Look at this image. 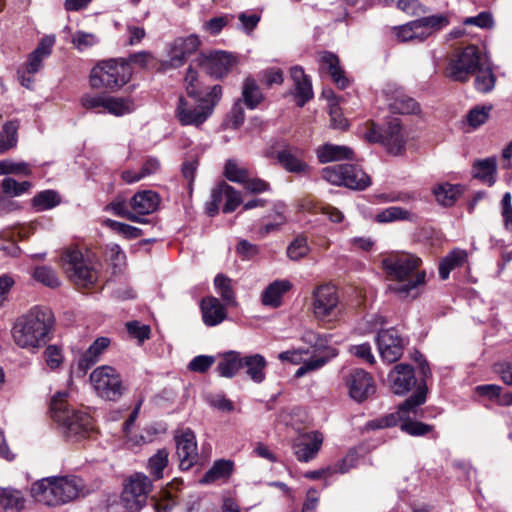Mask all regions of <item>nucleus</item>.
<instances>
[{"instance_id": "393cba45", "label": "nucleus", "mask_w": 512, "mask_h": 512, "mask_svg": "<svg viewBox=\"0 0 512 512\" xmlns=\"http://www.w3.org/2000/svg\"><path fill=\"white\" fill-rule=\"evenodd\" d=\"M323 435L317 431L304 434L299 443L294 445V453L299 461L308 462L321 448Z\"/></svg>"}, {"instance_id": "412c9836", "label": "nucleus", "mask_w": 512, "mask_h": 512, "mask_svg": "<svg viewBox=\"0 0 512 512\" xmlns=\"http://www.w3.org/2000/svg\"><path fill=\"white\" fill-rule=\"evenodd\" d=\"M199 45L200 40L196 35L175 39L169 51L168 66L172 68L182 66L187 57L194 53Z\"/></svg>"}, {"instance_id": "5701e85b", "label": "nucleus", "mask_w": 512, "mask_h": 512, "mask_svg": "<svg viewBox=\"0 0 512 512\" xmlns=\"http://www.w3.org/2000/svg\"><path fill=\"white\" fill-rule=\"evenodd\" d=\"M278 163L288 172L305 174L309 165L304 161V151L297 147L287 146L276 154Z\"/></svg>"}, {"instance_id": "ea45409f", "label": "nucleus", "mask_w": 512, "mask_h": 512, "mask_svg": "<svg viewBox=\"0 0 512 512\" xmlns=\"http://www.w3.org/2000/svg\"><path fill=\"white\" fill-rule=\"evenodd\" d=\"M169 463V452L167 449H159L153 454L147 463V470L154 480H159L164 477V470Z\"/></svg>"}, {"instance_id": "774afa93", "label": "nucleus", "mask_w": 512, "mask_h": 512, "mask_svg": "<svg viewBox=\"0 0 512 512\" xmlns=\"http://www.w3.org/2000/svg\"><path fill=\"white\" fill-rule=\"evenodd\" d=\"M126 327L129 334L140 341H144L150 336V327L147 325H140L137 321L128 322Z\"/></svg>"}, {"instance_id": "338daca9", "label": "nucleus", "mask_w": 512, "mask_h": 512, "mask_svg": "<svg viewBox=\"0 0 512 512\" xmlns=\"http://www.w3.org/2000/svg\"><path fill=\"white\" fill-rule=\"evenodd\" d=\"M215 362L213 356L199 355L191 360L189 363V369L194 372L204 373L206 372Z\"/></svg>"}, {"instance_id": "9d476101", "label": "nucleus", "mask_w": 512, "mask_h": 512, "mask_svg": "<svg viewBox=\"0 0 512 512\" xmlns=\"http://www.w3.org/2000/svg\"><path fill=\"white\" fill-rule=\"evenodd\" d=\"M489 61L487 55L475 45L465 47L448 68V75L454 81H466Z\"/></svg>"}, {"instance_id": "aec40b11", "label": "nucleus", "mask_w": 512, "mask_h": 512, "mask_svg": "<svg viewBox=\"0 0 512 512\" xmlns=\"http://www.w3.org/2000/svg\"><path fill=\"white\" fill-rule=\"evenodd\" d=\"M384 93L392 112L399 114H412L419 110L418 103L406 95L396 84H387Z\"/></svg>"}, {"instance_id": "ddd939ff", "label": "nucleus", "mask_w": 512, "mask_h": 512, "mask_svg": "<svg viewBox=\"0 0 512 512\" xmlns=\"http://www.w3.org/2000/svg\"><path fill=\"white\" fill-rule=\"evenodd\" d=\"M339 297L332 285H320L313 292L312 309L320 321H331L337 316Z\"/></svg>"}, {"instance_id": "cd10ccee", "label": "nucleus", "mask_w": 512, "mask_h": 512, "mask_svg": "<svg viewBox=\"0 0 512 512\" xmlns=\"http://www.w3.org/2000/svg\"><path fill=\"white\" fill-rule=\"evenodd\" d=\"M56 482L60 505L75 500L82 493L84 488L82 480L75 476L56 477Z\"/></svg>"}, {"instance_id": "c03bdc74", "label": "nucleus", "mask_w": 512, "mask_h": 512, "mask_svg": "<svg viewBox=\"0 0 512 512\" xmlns=\"http://www.w3.org/2000/svg\"><path fill=\"white\" fill-rule=\"evenodd\" d=\"M375 219L378 223H390L403 220L413 221L414 215L402 207L391 206L377 213Z\"/></svg>"}, {"instance_id": "4be33fe9", "label": "nucleus", "mask_w": 512, "mask_h": 512, "mask_svg": "<svg viewBox=\"0 0 512 512\" xmlns=\"http://www.w3.org/2000/svg\"><path fill=\"white\" fill-rule=\"evenodd\" d=\"M33 499L49 507L60 506L56 476L46 477L34 482L31 486Z\"/></svg>"}, {"instance_id": "864d4df0", "label": "nucleus", "mask_w": 512, "mask_h": 512, "mask_svg": "<svg viewBox=\"0 0 512 512\" xmlns=\"http://www.w3.org/2000/svg\"><path fill=\"white\" fill-rule=\"evenodd\" d=\"M129 207V203L124 199H115L106 206V211H110L119 217H125L133 222L144 223V219L134 214L132 209L130 210Z\"/></svg>"}, {"instance_id": "bb28decb", "label": "nucleus", "mask_w": 512, "mask_h": 512, "mask_svg": "<svg viewBox=\"0 0 512 512\" xmlns=\"http://www.w3.org/2000/svg\"><path fill=\"white\" fill-rule=\"evenodd\" d=\"M158 194L151 190L137 192L129 201L132 212L138 217L153 213L159 206Z\"/></svg>"}, {"instance_id": "7c9ffc66", "label": "nucleus", "mask_w": 512, "mask_h": 512, "mask_svg": "<svg viewBox=\"0 0 512 512\" xmlns=\"http://www.w3.org/2000/svg\"><path fill=\"white\" fill-rule=\"evenodd\" d=\"M290 76L294 82L298 105L300 107L313 97L312 84L301 66H294L290 69Z\"/></svg>"}, {"instance_id": "4d7b16f0", "label": "nucleus", "mask_w": 512, "mask_h": 512, "mask_svg": "<svg viewBox=\"0 0 512 512\" xmlns=\"http://www.w3.org/2000/svg\"><path fill=\"white\" fill-rule=\"evenodd\" d=\"M8 174L28 176L31 174V169L25 162H13L5 159L0 161V175Z\"/></svg>"}, {"instance_id": "49530a36", "label": "nucleus", "mask_w": 512, "mask_h": 512, "mask_svg": "<svg viewBox=\"0 0 512 512\" xmlns=\"http://www.w3.org/2000/svg\"><path fill=\"white\" fill-rule=\"evenodd\" d=\"M218 192H220L221 199H225L223 207L224 213L233 212L241 203V195L232 186L225 182L220 183L217 186Z\"/></svg>"}, {"instance_id": "6e6d98bb", "label": "nucleus", "mask_w": 512, "mask_h": 512, "mask_svg": "<svg viewBox=\"0 0 512 512\" xmlns=\"http://www.w3.org/2000/svg\"><path fill=\"white\" fill-rule=\"evenodd\" d=\"M32 184L28 181L17 182L15 179L7 177L3 179L1 188L5 194L11 197L20 196L30 190Z\"/></svg>"}, {"instance_id": "f8f14e48", "label": "nucleus", "mask_w": 512, "mask_h": 512, "mask_svg": "<svg viewBox=\"0 0 512 512\" xmlns=\"http://www.w3.org/2000/svg\"><path fill=\"white\" fill-rule=\"evenodd\" d=\"M153 489L151 479L143 473L133 474L124 486L122 501L130 511H139Z\"/></svg>"}, {"instance_id": "1a4fd4ad", "label": "nucleus", "mask_w": 512, "mask_h": 512, "mask_svg": "<svg viewBox=\"0 0 512 512\" xmlns=\"http://www.w3.org/2000/svg\"><path fill=\"white\" fill-rule=\"evenodd\" d=\"M90 382L97 396L104 400L117 401L125 391L120 374L108 365L94 369L90 374Z\"/></svg>"}, {"instance_id": "a18cd8bd", "label": "nucleus", "mask_w": 512, "mask_h": 512, "mask_svg": "<svg viewBox=\"0 0 512 512\" xmlns=\"http://www.w3.org/2000/svg\"><path fill=\"white\" fill-rule=\"evenodd\" d=\"M330 355L327 357L324 356H312L310 359H305L301 366L296 370L295 377L301 378L304 375L316 371L323 367L331 358L335 357L337 355V352L335 349H330Z\"/></svg>"}, {"instance_id": "e433bc0d", "label": "nucleus", "mask_w": 512, "mask_h": 512, "mask_svg": "<svg viewBox=\"0 0 512 512\" xmlns=\"http://www.w3.org/2000/svg\"><path fill=\"white\" fill-rule=\"evenodd\" d=\"M25 499L20 491L0 489V512H22Z\"/></svg>"}, {"instance_id": "72a5a7b5", "label": "nucleus", "mask_w": 512, "mask_h": 512, "mask_svg": "<svg viewBox=\"0 0 512 512\" xmlns=\"http://www.w3.org/2000/svg\"><path fill=\"white\" fill-rule=\"evenodd\" d=\"M217 371L221 377L232 378L243 368V357L239 352L228 351L219 355Z\"/></svg>"}, {"instance_id": "f257e3e1", "label": "nucleus", "mask_w": 512, "mask_h": 512, "mask_svg": "<svg viewBox=\"0 0 512 512\" xmlns=\"http://www.w3.org/2000/svg\"><path fill=\"white\" fill-rule=\"evenodd\" d=\"M386 278L394 282L389 289L399 294H408L425 283V272L419 270L421 259L410 253H392L382 259Z\"/></svg>"}, {"instance_id": "79ce46f5", "label": "nucleus", "mask_w": 512, "mask_h": 512, "mask_svg": "<svg viewBox=\"0 0 512 512\" xmlns=\"http://www.w3.org/2000/svg\"><path fill=\"white\" fill-rule=\"evenodd\" d=\"M134 108V101L131 98L106 96L104 110L114 116L129 114Z\"/></svg>"}, {"instance_id": "473e14b6", "label": "nucleus", "mask_w": 512, "mask_h": 512, "mask_svg": "<svg viewBox=\"0 0 512 512\" xmlns=\"http://www.w3.org/2000/svg\"><path fill=\"white\" fill-rule=\"evenodd\" d=\"M110 345V339L107 337L97 338L93 344L82 354L78 360V368L85 373L90 367H92L98 360L101 354Z\"/></svg>"}, {"instance_id": "2f4dec72", "label": "nucleus", "mask_w": 512, "mask_h": 512, "mask_svg": "<svg viewBox=\"0 0 512 512\" xmlns=\"http://www.w3.org/2000/svg\"><path fill=\"white\" fill-rule=\"evenodd\" d=\"M55 43L53 36L44 37L37 48L30 54L26 64V70L29 74L38 72L42 67L43 60L51 54L52 47Z\"/></svg>"}, {"instance_id": "09e8293b", "label": "nucleus", "mask_w": 512, "mask_h": 512, "mask_svg": "<svg viewBox=\"0 0 512 512\" xmlns=\"http://www.w3.org/2000/svg\"><path fill=\"white\" fill-rule=\"evenodd\" d=\"M242 96L246 106L250 109L256 108L263 99L258 85L252 78L245 79L242 89Z\"/></svg>"}, {"instance_id": "69168bd1", "label": "nucleus", "mask_w": 512, "mask_h": 512, "mask_svg": "<svg viewBox=\"0 0 512 512\" xmlns=\"http://www.w3.org/2000/svg\"><path fill=\"white\" fill-rule=\"evenodd\" d=\"M44 358L51 369H57L63 362L61 349L55 345H49L45 349Z\"/></svg>"}, {"instance_id": "f03ea898", "label": "nucleus", "mask_w": 512, "mask_h": 512, "mask_svg": "<svg viewBox=\"0 0 512 512\" xmlns=\"http://www.w3.org/2000/svg\"><path fill=\"white\" fill-rule=\"evenodd\" d=\"M67 393H56L50 403L51 417L62 433L69 439L81 440L95 433L93 418L85 411L71 408L67 403Z\"/></svg>"}, {"instance_id": "20e7f679", "label": "nucleus", "mask_w": 512, "mask_h": 512, "mask_svg": "<svg viewBox=\"0 0 512 512\" xmlns=\"http://www.w3.org/2000/svg\"><path fill=\"white\" fill-rule=\"evenodd\" d=\"M221 97L222 87L220 85H214L204 96L193 98L196 104H192L180 96L175 109V117L183 126L200 127L213 114Z\"/></svg>"}, {"instance_id": "dca6fc26", "label": "nucleus", "mask_w": 512, "mask_h": 512, "mask_svg": "<svg viewBox=\"0 0 512 512\" xmlns=\"http://www.w3.org/2000/svg\"><path fill=\"white\" fill-rule=\"evenodd\" d=\"M175 441L180 468L188 470L198 459L196 436L190 428H186L176 434Z\"/></svg>"}, {"instance_id": "37998d69", "label": "nucleus", "mask_w": 512, "mask_h": 512, "mask_svg": "<svg viewBox=\"0 0 512 512\" xmlns=\"http://www.w3.org/2000/svg\"><path fill=\"white\" fill-rule=\"evenodd\" d=\"M436 201L446 207L452 206L460 195V187L449 183H442L433 189Z\"/></svg>"}, {"instance_id": "de8ad7c7", "label": "nucleus", "mask_w": 512, "mask_h": 512, "mask_svg": "<svg viewBox=\"0 0 512 512\" xmlns=\"http://www.w3.org/2000/svg\"><path fill=\"white\" fill-rule=\"evenodd\" d=\"M475 87L478 91L487 93L495 85V76L491 69L490 61L476 71Z\"/></svg>"}, {"instance_id": "58836bf2", "label": "nucleus", "mask_w": 512, "mask_h": 512, "mask_svg": "<svg viewBox=\"0 0 512 512\" xmlns=\"http://www.w3.org/2000/svg\"><path fill=\"white\" fill-rule=\"evenodd\" d=\"M474 176L489 186L495 182L496 175V158L489 157L478 160L473 165Z\"/></svg>"}, {"instance_id": "13d9d810", "label": "nucleus", "mask_w": 512, "mask_h": 512, "mask_svg": "<svg viewBox=\"0 0 512 512\" xmlns=\"http://www.w3.org/2000/svg\"><path fill=\"white\" fill-rule=\"evenodd\" d=\"M105 225L127 239H136L142 235L141 229L115 220L107 219Z\"/></svg>"}, {"instance_id": "a19ab883", "label": "nucleus", "mask_w": 512, "mask_h": 512, "mask_svg": "<svg viewBox=\"0 0 512 512\" xmlns=\"http://www.w3.org/2000/svg\"><path fill=\"white\" fill-rule=\"evenodd\" d=\"M19 122L12 120L6 122L0 132V155L14 148L18 142Z\"/></svg>"}, {"instance_id": "c9c22d12", "label": "nucleus", "mask_w": 512, "mask_h": 512, "mask_svg": "<svg viewBox=\"0 0 512 512\" xmlns=\"http://www.w3.org/2000/svg\"><path fill=\"white\" fill-rule=\"evenodd\" d=\"M468 259V253L460 248H454L439 263V275L446 280L452 270L462 266Z\"/></svg>"}, {"instance_id": "603ef678", "label": "nucleus", "mask_w": 512, "mask_h": 512, "mask_svg": "<svg viewBox=\"0 0 512 512\" xmlns=\"http://www.w3.org/2000/svg\"><path fill=\"white\" fill-rule=\"evenodd\" d=\"M60 203V197L53 190H45L38 193L32 199L33 207L37 211H45L56 207Z\"/></svg>"}, {"instance_id": "e2e57ef3", "label": "nucleus", "mask_w": 512, "mask_h": 512, "mask_svg": "<svg viewBox=\"0 0 512 512\" xmlns=\"http://www.w3.org/2000/svg\"><path fill=\"white\" fill-rule=\"evenodd\" d=\"M309 252L307 241L303 237L296 238L287 248V255L291 260L297 261Z\"/></svg>"}, {"instance_id": "0eeeda50", "label": "nucleus", "mask_w": 512, "mask_h": 512, "mask_svg": "<svg viewBox=\"0 0 512 512\" xmlns=\"http://www.w3.org/2000/svg\"><path fill=\"white\" fill-rule=\"evenodd\" d=\"M61 262L67 277L79 288H90L96 283L97 272L86 263L80 250L67 248Z\"/></svg>"}, {"instance_id": "5fc2aeb1", "label": "nucleus", "mask_w": 512, "mask_h": 512, "mask_svg": "<svg viewBox=\"0 0 512 512\" xmlns=\"http://www.w3.org/2000/svg\"><path fill=\"white\" fill-rule=\"evenodd\" d=\"M33 278L50 288H55L60 285V280L53 269L47 266H39L33 272Z\"/></svg>"}, {"instance_id": "39448f33", "label": "nucleus", "mask_w": 512, "mask_h": 512, "mask_svg": "<svg viewBox=\"0 0 512 512\" xmlns=\"http://www.w3.org/2000/svg\"><path fill=\"white\" fill-rule=\"evenodd\" d=\"M132 70L125 59H110L99 62L90 73L89 83L94 89L118 91L129 82Z\"/></svg>"}, {"instance_id": "4c0bfd02", "label": "nucleus", "mask_w": 512, "mask_h": 512, "mask_svg": "<svg viewBox=\"0 0 512 512\" xmlns=\"http://www.w3.org/2000/svg\"><path fill=\"white\" fill-rule=\"evenodd\" d=\"M233 464L229 460H218L200 479L201 484H211L219 480L227 479L232 472Z\"/></svg>"}, {"instance_id": "2eb2a0df", "label": "nucleus", "mask_w": 512, "mask_h": 512, "mask_svg": "<svg viewBox=\"0 0 512 512\" xmlns=\"http://www.w3.org/2000/svg\"><path fill=\"white\" fill-rule=\"evenodd\" d=\"M346 386L350 397L363 402L375 392V384L369 373L362 369L352 370L346 377Z\"/></svg>"}, {"instance_id": "c756f323", "label": "nucleus", "mask_w": 512, "mask_h": 512, "mask_svg": "<svg viewBox=\"0 0 512 512\" xmlns=\"http://www.w3.org/2000/svg\"><path fill=\"white\" fill-rule=\"evenodd\" d=\"M292 288L289 280H275L270 283L262 292L261 302L264 306L277 308L282 303L283 295Z\"/></svg>"}, {"instance_id": "8fccbe9b", "label": "nucleus", "mask_w": 512, "mask_h": 512, "mask_svg": "<svg viewBox=\"0 0 512 512\" xmlns=\"http://www.w3.org/2000/svg\"><path fill=\"white\" fill-rule=\"evenodd\" d=\"M224 176L231 182L242 184L250 176V172L235 159H229L224 167Z\"/></svg>"}, {"instance_id": "b1692460", "label": "nucleus", "mask_w": 512, "mask_h": 512, "mask_svg": "<svg viewBox=\"0 0 512 512\" xmlns=\"http://www.w3.org/2000/svg\"><path fill=\"white\" fill-rule=\"evenodd\" d=\"M200 309L206 326L213 327L221 324L227 317V310L220 300L213 296L201 300Z\"/></svg>"}, {"instance_id": "6e6552de", "label": "nucleus", "mask_w": 512, "mask_h": 512, "mask_svg": "<svg viewBox=\"0 0 512 512\" xmlns=\"http://www.w3.org/2000/svg\"><path fill=\"white\" fill-rule=\"evenodd\" d=\"M321 176L333 185H343L353 190H364L371 185V178L357 165H334L322 169Z\"/></svg>"}, {"instance_id": "9b49d317", "label": "nucleus", "mask_w": 512, "mask_h": 512, "mask_svg": "<svg viewBox=\"0 0 512 512\" xmlns=\"http://www.w3.org/2000/svg\"><path fill=\"white\" fill-rule=\"evenodd\" d=\"M448 24L446 17L433 15L423 17L407 24L396 27V36L399 41H424L435 31L440 30Z\"/></svg>"}, {"instance_id": "7ed1b4c3", "label": "nucleus", "mask_w": 512, "mask_h": 512, "mask_svg": "<svg viewBox=\"0 0 512 512\" xmlns=\"http://www.w3.org/2000/svg\"><path fill=\"white\" fill-rule=\"evenodd\" d=\"M53 317L46 308L35 307L20 318L13 327L12 335L17 346L34 351L46 343Z\"/></svg>"}, {"instance_id": "052dcab7", "label": "nucleus", "mask_w": 512, "mask_h": 512, "mask_svg": "<svg viewBox=\"0 0 512 512\" xmlns=\"http://www.w3.org/2000/svg\"><path fill=\"white\" fill-rule=\"evenodd\" d=\"M72 44L79 51H84L99 42V38L93 34L84 31H77L73 34Z\"/></svg>"}, {"instance_id": "f3484780", "label": "nucleus", "mask_w": 512, "mask_h": 512, "mask_svg": "<svg viewBox=\"0 0 512 512\" xmlns=\"http://www.w3.org/2000/svg\"><path fill=\"white\" fill-rule=\"evenodd\" d=\"M377 345L381 358L388 363L396 362L403 354V340L393 328L378 333Z\"/></svg>"}, {"instance_id": "a878e982", "label": "nucleus", "mask_w": 512, "mask_h": 512, "mask_svg": "<svg viewBox=\"0 0 512 512\" xmlns=\"http://www.w3.org/2000/svg\"><path fill=\"white\" fill-rule=\"evenodd\" d=\"M319 70L321 73H328L335 84L344 89L348 86V79L344 75V71L340 67L339 58L328 51L322 52L319 55Z\"/></svg>"}, {"instance_id": "bf43d9fd", "label": "nucleus", "mask_w": 512, "mask_h": 512, "mask_svg": "<svg viewBox=\"0 0 512 512\" xmlns=\"http://www.w3.org/2000/svg\"><path fill=\"white\" fill-rule=\"evenodd\" d=\"M491 106H477L469 111L466 120L469 126L473 129L483 125L490 114Z\"/></svg>"}, {"instance_id": "f704fd0d", "label": "nucleus", "mask_w": 512, "mask_h": 512, "mask_svg": "<svg viewBox=\"0 0 512 512\" xmlns=\"http://www.w3.org/2000/svg\"><path fill=\"white\" fill-rule=\"evenodd\" d=\"M267 361L261 354H253L243 357V367L246 368V374L255 383L259 384L265 380V369Z\"/></svg>"}, {"instance_id": "3c124183", "label": "nucleus", "mask_w": 512, "mask_h": 512, "mask_svg": "<svg viewBox=\"0 0 512 512\" xmlns=\"http://www.w3.org/2000/svg\"><path fill=\"white\" fill-rule=\"evenodd\" d=\"M231 283V279L222 274L217 275L214 279L215 288L225 304L235 306L237 302Z\"/></svg>"}, {"instance_id": "a211bd4d", "label": "nucleus", "mask_w": 512, "mask_h": 512, "mask_svg": "<svg viewBox=\"0 0 512 512\" xmlns=\"http://www.w3.org/2000/svg\"><path fill=\"white\" fill-rule=\"evenodd\" d=\"M198 61L202 69L215 78L225 76L235 63L234 57L225 51H215L208 55L202 54Z\"/></svg>"}, {"instance_id": "680f3d73", "label": "nucleus", "mask_w": 512, "mask_h": 512, "mask_svg": "<svg viewBox=\"0 0 512 512\" xmlns=\"http://www.w3.org/2000/svg\"><path fill=\"white\" fill-rule=\"evenodd\" d=\"M358 461V455L355 451H349L344 458L339 460L332 466L328 467V471L332 474L340 473L344 474L349 472L352 468L356 467Z\"/></svg>"}, {"instance_id": "6ab92c4d", "label": "nucleus", "mask_w": 512, "mask_h": 512, "mask_svg": "<svg viewBox=\"0 0 512 512\" xmlns=\"http://www.w3.org/2000/svg\"><path fill=\"white\" fill-rule=\"evenodd\" d=\"M388 387L395 395L408 393L416 384V378L412 366L397 364L389 372L387 377Z\"/></svg>"}, {"instance_id": "423d86ee", "label": "nucleus", "mask_w": 512, "mask_h": 512, "mask_svg": "<svg viewBox=\"0 0 512 512\" xmlns=\"http://www.w3.org/2000/svg\"><path fill=\"white\" fill-rule=\"evenodd\" d=\"M364 138L382 144L393 155L401 154L406 144V135L398 118H390L382 126L371 122L364 131Z\"/></svg>"}, {"instance_id": "c85d7f7f", "label": "nucleus", "mask_w": 512, "mask_h": 512, "mask_svg": "<svg viewBox=\"0 0 512 512\" xmlns=\"http://www.w3.org/2000/svg\"><path fill=\"white\" fill-rule=\"evenodd\" d=\"M316 154L320 163H329L342 160H354V151L344 145L324 144L319 146Z\"/></svg>"}, {"instance_id": "4468645a", "label": "nucleus", "mask_w": 512, "mask_h": 512, "mask_svg": "<svg viewBox=\"0 0 512 512\" xmlns=\"http://www.w3.org/2000/svg\"><path fill=\"white\" fill-rule=\"evenodd\" d=\"M426 400L423 390L417 391L411 395L403 404L400 405L401 430L412 436H422L432 430V426L422 422L412 421L410 414L417 413V407Z\"/></svg>"}, {"instance_id": "0e129e2a", "label": "nucleus", "mask_w": 512, "mask_h": 512, "mask_svg": "<svg viewBox=\"0 0 512 512\" xmlns=\"http://www.w3.org/2000/svg\"><path fill=\"white\" fill-rule=\"evenodd\" d=\"M464 25H475L482 29H490L494 26L493 16L488 11H483L474 17H467L463 21Z\"/></svg>"}]
</instances>
